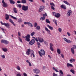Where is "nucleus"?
I'll return each mask as SVG.
<instances>
[{"instance_id": "nucleus-9", "label": "nucleus", "mask_w": 76, "mask_h": 76, "mask_svg": "<svg viewBox=\"0 0 76 76\" xmlns=\"http://www.w3.org/2000/svg\"><path fill=\"white\" fill-rule=\"evenodd\" d=\"M64 41H66V42H67V43H71V42H72V41H71L69 39H67L66 38H64Z\"/></svg>"}, {"instance_id": "nucleus-27", "label": "nucleus", "mask_w": 76, "mask_h": 76, "mask_svg": "<svg viewBox=\"0 0 76 76\" xmlns=\"http://www.w3.org/2000/svg\"><path fill=\"white\" fill-rule=\"evenodd\" d=\"M57 52L59 54H60V53H61V52L60 51V50L59 49H58L57 50Z\"/></svg>"}, {"instance_id": "nucleus-16", "label": "nucleus", "mask_w": 76, "mask_h": 76, "mask_svg": "<svg viewBox=\"0 0 76 76\" xmlns=\"http://www.w3.org/2000/svg\"><path fill=\"white\" fill-rule=\"evenodd\" d=\"M9 19V16L7 14H5V19L7 20Z\"/></svg>"}, {"instance_id": "nucleus-59", "label": "nucleus", "mask_w": 76, "mask_h": 76, "mask_svg": "<svg viewBox=\"0 0 76 76\" xmlns=\"http://www.w3.org/2000/svg\"><path fill=\"white\" fill-rule=\"evenodd\" d=\"M37 44L38 45H39V46H41V44H40V43H39V42H37Z\"/></svg>"}, {"instance_id": "nucleus-50", "label": "nucleus", "mask_w": 76, "mask_h": 76, "mask_svg": "<svg viewBox=\"0 0 76 76\" xmlns=\"http://www.w3.org/2000/svg\"><path fill=\"white\" fill-rule=\"evenodd\" d=\"M57 74H55V73H53V76H58Z\"/></svg>"}, {"instance_id": "nucleus-30", "label": "nucleus", "mask_w": 76, "mask_h": 76, "mask_svg": "<svg viewBox=\"0 0 76 76\" xmlns=\"http://www.w3.org/2000/svg\"><path fill=\"white\" fill-rule=\"evenodd\" d=\"M53 22L55 23L56 26L57 25V21L56 20H53Z\"/></svg>"}, {"instance_id": "nucleus-45", "label": "nucleus", "mask_w": 76, "mask_h": 76, "mask_svg": "<svg viewBox=\"0 0 76 76\" xmlns=\"http://www.w3.org/2000/svg\"><path fill=\"white\" fill-rule=\"evenodd\" d=\"M18 39H19L20 42H23L22 40V39L20 38V37H18Z\"/></svg>"}, {"instance_id": "nucleus-13", "label": "nucleus", "mask_w": 76, "mask_h": 76, "mask_svg": "<svg viewBox=\"0 0 76 76\" xmlns=\"http://www.w3.org/2000/svg\"><path fill=\"white\" fill-rule=\"evenodd\" d=\"M31 49H29L27 50V51L26 52V54L27 55L29 56L30 54V52H31Z\"/></svg>"}, {"instance_id": "nucleus-46", "label": "nucleus", "mask_w": 76, "mask_h": 76, "mask_svg": "<svg viewBox=\"0 0 76 76\" xmlns=\"http://www.w3.org/2000/svg\"><path fill=\"white\" fill-rule=\"evenodd\" d=\"M22 19L20 18V19H18V22H19V23H20V22H22Z\"/></svg>"}, {"instance_id": "nucleus-15", "label": "nucleus", "mask_w": 76, "mask_h": 76, "mask_svg": "<svg viewBox=\"0 0 76 76\" xmlns=\"http://www.w3.org/2000/svg\"><path fill=\"white\" fill-rule=\"evenodd\" d=\"M9 21L10 22L12 23V24H13V25L14 26H16V25L15 24V23H14V22H13V20H12V19L11 18L10 19Z\"/></svg>"}, {"instance_id": "nucleus-26", "label": "nucleus", "mask_w": 76, "mask_h": 76, "mask_svg": "<svg viewBox=\"0 0 76 76\" xmlns=\"http://www.w3.org/2000/svg\"><path fill=\"white\" fill-rule=\"evenodd\" d=\"M21 3H23V4L26 3V0H22Z\"/></svg>"}, {"instance_id": "nucleus-51", "label": "nucleus", "mask_w": 76, "mask_h": 76, "mask_svg": "<svg viewBox=\"0 0 76 76\" xmlns=\"http://www.w3.org/2000/svg\"><path fill=\"white\" fill-rule=\"evenodd\" d=\"M73 48H73V49H76V45H73Z\"/></svg>"}, {"instance_id": "nucleus-57", "label": "nucleus", "mask_w": 76, "mask_h": 76, "mask_svg": "<svg viewBox=\"0 0 76 76\" xmlns=\"http://www.w3.org/2000/svg\"><path fill=\"white\" fill-rule=\"evenodd\" d=\"M67 34L69 36V37L70 36V35H71V34H70V33H69L68 32H67Z\"/></svg>"}, {"instance_id": "nucleus-5", "label": "nucleus", "mask_w": 76, "mask_h": 76, "mask_svg": "<svg viewBox=\"0 0 76 76\" xmlns=\"http://www.w3.org/2000/svg\"><path fill=\"white\" fill-rule=\"evenodd\" d=\"M53 14L54 15L56 18H58L59 17H60L61 15L59 13H56V12H53Z\"/></svg>"}, {"instance_id": "nucleus-40", "label": "nucleus", "mask_w": 76, "mask_h": 76, "mask_svg": "<svg viewBox=\"0 0 76 76\" xmlns=\"http://www.w3.org/2000/svg\"><path fill=\"white\" fill-rule=\"evenodd\" d=\"M35 32H34L32 33H31L30 34L31 36H34L35 35Z\"/></svg>"}, {"instance_id": "nucleus-18", "label": "nucleus", "mask_w": 76, "mask_h": 76, "mask_svg": "<svg viewBox=\"0 0 76 76\" xmlns=\"http://www.w3.org/2000/svg\"><path fill=\"white\" fill-rule=\"evenodd\" d=\"M61 8H62V9H66V6L64 4H62L61 6Z\"/></svg>"}, {"instance_id": "nucleus-58", "label": "nucleus", "mask_w": 76, "mask_h": 76, "mask_svg": "<svg viewBox=\"0 0 76 76\" xmlns=\"http://www.w3.org/2000/svg\"><path fill=\"white\" fill-rule=\"evenodd\" d=\"M23 75L24 76H28L27 75V74H26V73H23Z\"/></svg>"}, {"instance_id": "nucleus-3", "label": "nucleus", "mask_w": 76, "mask_h": 76, "mask_svg": "<svg viewBox=\"0 0 76 76\" xmlns=\"http://www.w3.org/2000/svg\"><path fill=\"white\" fill-rule=\"evenodd\" d=\"M34 73L36 74H38L39 73H40V70L37 69H35L33 70Z\"/></svg>"}, {"instance_id": "nucleus-31", "label": "nucleus", "mask_w": 76, "mask_h": 76, "mask_svg": "<svg viewBox=\"0 0 76 76\" xmlns=\"http://www.w3.org/2000/svg\"><path fill=\"white\" fill-rule=\"evenodd\" d=\"M28 26H30L31 27H32L33 26H32V24L30 22H28Z\"/></svg>"}, {"instance_id": "nucleus-60", "label": "nucleus", "mask_w": 76, "mask_h": 76, "mask_svg": "<svg viewBox=\"0 0 76 76\" xmlns=\"http://www.w3.org/2000/svg\"><path fill=\"white\" fill-rule=\"evenodd\" d=\"M69 61H70V63H73V61L72 60V59H71L69 60Z\"/></svg>"}, {"instance_id": "nucleus-12", "label": "nucleus", "mask_w": 76, "mask_h": 76, "mask_svg": "<svg viewBox=\"0 0 76 76\" xmlns=\"http://www.w3.org/2000/svg\"><path fill=\"white\" fill-rule=\"evenodd\" d=\"M37 39L41 43V42H44V39L38 37Z\"/></svg>"}, {"instance_id": "nucleus-42", "label": "nucleus", "mask_w": 76, "mask_h": 76, "mask_svg": "<svg viewBox=\"0 0 76 76\" xmlns=\"http://www.w3.org/2000/svg\"><path fill=\"white\" fill-rule=\"evenodd\" d=\"M40 19L41 20H45V19L43 17L40 18Z\"/></svg>"}, {"instance_id": "nucleus-1", "label": "nucleus", "mask_w": 76, "mask_h": 76, "mask_svg": "<svg viewBox=\"0 0 76 76\" xmlns=\"http://www.w3.org/2000/svg\"><path fill=\"white\" fill-rule=\"evenodd\" d=\"M22 37L24 38H25V40L26 41H27L28 42H29V41H30V38H31L30 35L29 34H27L25 37L23 36Z\"/></svg>"}, {"instance_id": "nucleus-2", "label": "nucleus", "mask_w": 76, "mask_h": 76, "mask_svg": "<svg viewBox=\"0 0 76 76\" xmlns=\"http://www.w3.org/2000/svg\"><path fill=\"white\" fill-rule=\"evenodd\" d=\"M22 9L24 11H27L28 10V6H25L23 5L22 6Z\"/></svg>"}, {"instance_id": "nucleus-21", "label": "nucleus", "mask_w": 76, "mask_h": 76, "mask_svg": "<svg viewBox=\"0 0 76 76\" xmlns=\"http://www.w3.org/2000/svg\"><path fill=\"white\" fill-rule=\"evenodd\" d=\"M66 65L67 67H73V65H72V64H70L67 63Z\"/></svg>"}, {"instance_id": "nucleus-37", "label": "nucleus", "mask_w": 76, "mask_h": 76, "mask_svg": "<svg viewBox=\"0 0 76 76\" xmlns=\"http://www.w3.org/2000/svg\"><path fill=\"white\" fill-rule=\"evenodd\" d=\"M16 69L17 70H20V68L19 67V66H17Z\"/></svg>"}, {"instance_id": "nucleus-24", "label": "nucleus", "mask_w": 76, "mask_h": 76, "mask_svg": "<svg viewBox=\"0 0 76 76\" xmlns=\"http://www.w3.org/2000/svg\"><path fill=\"white\" fill-rule=\"evenodd\" d=\"M71 51L73 54H75V50L72 48H71Z\"/></svg>"}, {"instance_id": "nucleus-36", "label": "nucleus", "mask_w": 76, "mask_h": 76, "mask_svg": "<svg viewBox=\"0 0 76 76\" xmlns=\"http://www.w3.org/2000/svg\"><path fill=\"white\" fill-rule=\"evenodd\" d=\"M46 23H50V21H49V20L48 19H46Z\"/></svg>"}, {"instance_id": "nucleus-32", "label": "nucleus", "mask_w": 76, "mask_h": 76, "mask_svg": "<svg viewBox=\"0 0 76 76\" xmlns=\"http://www.w3.org/2000/svg\"><path fill=\"white\" fill-rule=\"evenodd\" d=\"M13 10L14 11V12L15 13H18V11L16 10V8H14Z\"/></svg>"}, {"instance_id": "nucleus-11", "label": "nucleus", "mask_w": 76, "mask_h": 76, "mask_svg": "<svg viewBox=\"0 0 76 76\" xmlns=\"http://www.w3.org/2000/svg\"><path fill=\"white\" fill-rule=\"evenodd\" d=\"M72 11L71 10H69L67 11V16L68 17L70 16V15H72Z\"/></svg>"}, {"instance_id": "nucleus-61", "label": "nucleus", "mask_w": 76, "mask_h": 76, "mask_svg": "<svg viewBox=\"0 0 76 76\" xmlns=\"http://www.w3.org/2000/svg\"><path fill=\"white\" fill-rule=\"evenodd\" d=\"M17 76H21V75L20 73H18L17 74Z\"/></svg>"}, {"instance_id": "nucleus-17", "label": "nucleus", "mask_w": 76, "mask_h": 76, "mask_svg": "<svg viewBox=\"0 0 76 76\" xmlns=\"http://www.w3.org/2000/svg\"><path fill=\"white\" fill-rule=\"evenodd\" d=\"M45 29L47 32L49 33V34L50 35L51 34V33H50V30H48V28H47V27H45Z\"/></svg>"}, {"instance_id": "nucleus-41", "label": "nucleus", "mask_w": 76, "mask_h": 76, "mask_svg": "<svg viewBox=\"0 0 76 76\" xmlns=\"http://www.w3.org/2000/svg\"><path fill=\"white\" fill-rule=\"evenodd\" d=\"M37 25H38V24H37V23L36 22H35L34 23V28L37 27Z\"/></svg>"}, {"instance_id": "nucleus-34", "label": "nucleus", "mask_w": 76, "mask_h": 76, "mask_svg": "<svg viewBox=\"0 0 76 76\" xmlns=\"http://www.w3.org/2000/svg\"><path fill=\"white\" fill-rule=\"evenodd\" d=\"M50 4L51 6H53V7H55V5L54 4V3L53 2H51L50 3Z\"/></svg>"}, {"instance_id": "nucleus-28", "label": "nucleus", "mask_w": 76, "mask_h": 76, "mask_svg": "<svg viewBox=\"0 0 76 76\" xmlns=\"http://www.w3.org/2000/svg\"><path fill=\"white\" fill-rule=\"evenodd\" d=\"M9 16H11V18H13V19H15V20H17V18H16L15 17H14L13 16L11 15H10Z\"/></svg>"}, {"instance_id": "nucleus-53", "label": "nucleus", "mask_w": 76, "mask_h": 76, "mask_svg": "<svg viewBox=\"0 0 76 76\" xmlns=\"http://www.w3.org/2000/svg\"><path fill=\"white\" fill-rule=\"evenodd\" d=\"M39 54L40 55V56L41 57H42V55L41 53V52L40 53V51H39Z\"/></svg>"}, {"instance_id": "nucleus-62", "label": "nucleus", "mask_w": 76, "mask_h": 76, "mask_svg": "<svg viewBox=\"0 0 76 76\" xmlns=\"http://www.w3.org/2000/svg\"><path fill=\"white\" fill-rule=\"evenodd\" d=\"M18 36H19V37L20 36V33L19 32H18Z\"/></svg>"}, {"instance_id": "nucleus-44", "label": "nucleus", "mask_w": 76, "mask_h": 76, "mask_svg": "<svg viewBox=\"0 0 76 76\" xmlns=\"http://www.w3.org/2000/svg\"><path fill=\"white\" fill-rule=\"evenodd\" d=\"M1 57L2 58L4 59L5 58V55H1Z\"/></svg>"}, {"instance_id": "nucleus-56", "label": "nucleus", "mask_w": 76, "mask_h": 76, "mask_svg": "<svg viewBox=\"0 0 76 76\" xmlns=\"http://www.w3.org/2000/svg\"><path fill=\"white\" fill-rule=\"evenodd\" d=\"M51 8L52 9V10H55V8L53 6H51Z\"/></svg>"}, {"instance_id": "nucleus-4", "label": "nucleus", "mask_w": 76, "mask_h": 76, "mask_svg": "<svg viewBox=\"0 0 76 76\" xmlns=\"http://www.w3.org/2000/svg\"><path fill=\"white\" fill-rule=\"evenodd\" d=\"M45 8V7L44 6H42L40 7L38 10V11L39 12H41L42 11H43V10Z\"/></svg>"}, {"instance_id": "nucleus-29", "label": "nucleus", "mask_w": 76, "mask_h": 76, "mask_svg": "<svg viewBox=\"0 0 76 76\" xmlns=\"http://www.w3.org/2000/svg\"><path fill=\"white\" fill-rule=\"evenodd\" d=\"M2 49L4 52H6V51H7V49L6 48H2Z\"/></svg>"}, {"instance_id": "nucleus-6", "label": "nucleus", "mask_w": 76, "mask_h": 76, "mask_svg": "<svg viewBox=\"0 0 76 76\" xmlns=\"http://www.w3.org/2000/svg\"><path fill=\"white\" fill-rule=\"evenodd\" d=\"M2 3H3L2 6L4 7H7L8 6V5L7 3H6L4 1V0H2Z\"/></svg>"}, {"instance_id": "nucleus-38", "label": "nucleus", "mask_w": 76, "mask_h": 76, "mask_svg": "<svg viewBox=\"0 0 76 76\" xmlns=\"http://www.w3.org/2000/svg\"><path fill=\"white\" fill-rule=\"evenodd\" d=\"M17 7L19 8H21V7H22V5H21V4H19L18 5L17 4Z\"/></svg>"}, {"instance_id": "nucleus-25", "label": "nucleus", "mask_w": 76, "mask_h": 76, "mask_svg": "<svg viewBox=\"0 0 76 76\" xmlns=\"http://www.w3.org/2000/svg\"><path fill=\"white\" fill-rule=\"evenodd\" d=\"M53 70H55V72H59V71H58L57 70H58V68L55 69V68H54V67H53Z\"/></svg>"}, {"instance_id": "nucleus-39", "label": "nucleus", "mask_w": 76, "mask_h": 76, "mask_svg": "<svg viewBox=\"0 0 76 76\" xmlns=\"http://www.w3.org/2000/svg\"><path fill=\"white\" fill-rule=\"evenodd\" d=\"M70 72H72V73H73V74H75V71H74V70L71 69L70 70Z\"/></svg>"}, {"instance_id": "nucleus-54", "label": "nucleus", "mask_w": 76, "mask_h": 76, "mask_svg": "<svg viewBox=\"0 0 76 76\" xmlns=\"http://www.w3.org/2000/svg\"><path fill=\"white\" fill-rule=\"evenodd\" d=\"M50 47H52L53 46V44L51 43H50Z\"/></svg>"}, {"instance_id": "nucleus-43", "label": "nucleus", "mask_w": 76, "mask_h": 76, "mask_svg": "<svg viewBox=\"0 0 76 76\" xmlns=\"http://www.w3.org/2000/svg\"><path fill=\"white\" fill-rule=\"evenodd\" d=\"M50 49L52 51H54V50L53 47H50Z\"/></svg>"}, {"instance_id": "nucleus-14", "label": "nucleus", "mask_w": 76, "mask_h": 76, "mask_svg": "<svg viewBox=\"0 0 76 76\" xmlns=\"http://www.w3.org/2000/svg\"><path fill=\"white\" fill-rule=\"evenodd\" d=\"M41 51V54L42 55H43V56H44L45 55V51L44 50L41 49L40 50Z\"/></svg>"}, {"instance_id": "nucleus-19", "label": "nucleus", "mask_w": 76, "mask_h": 76, "mask_svg": "<svg viewBox=\"0 0 76 76\" xmlns=\"http://www.w3.org/2000/svg\"><path fill=\"white\" fill-rule=\"evenodd\" d=\"M5 26H6V28H9V27H10V25L9 24V23H6L5 24Z\"/></svg>"}, {"instance_id": "nucleus-63", "label": "nucleus", "mask_w": 76, "mask_h": 76, "mask_svg": "<svg viewBox=\"0 0 76 76\" xmlns=\"http://www.w3.org/2000/svg\"><path fill=\"white\" fill-rule=\"evenodd\" d=\"M28 64L29 66H32V65L31 64V62H29Z\"/></svg>"}, {"instance_id": "nucleus-47", "label": "nucleus", "mask_w": 76, "mask_h": 76, "mask_svg": "<svg viewBox=\"0 0 76 76\" xmlns=\"http://www.w3.org/2000/svg\"><path fill=\"white\" fill-rule=\"evenodd\" d=\"M59 71H60L59 72H60V73H61V74L62 75H63V72L62 70H59Z\"/></svg>"}, {"instance_id": "nucleus-10", "label": "nucleus", "mask_w": 76, "mask_h": 76, "mask_svg": "<svg viewBox=\"0 0 76 76\" xmlns=\"http://www.w3.org/2000/svg\"><path fill=\"white\" fill-rule=\"evenodd\" d=\"M30 56L31 57H32V56L34 58L35 57V55H34V51L32 50H31V52H30Z\"/></svg>"}, {"instance_id": "nucleus-22", "label": "nucleus", "mask_w": 76, "mask_h": 76, "mask_svg": "<svg viewBox=\"0 0 76 76\" xmlns=\"http://www.w3.org/2000/svg\"><path fill=\"white\" fill-rule=\"evenodd\" d=\"M64 3H65V4H66L67 5H68L69 6H70V4L67 1H63Z\"/></svg>"}, {"instance_id": "nucleus-20", "label": "nucleus", "mask_w": 76, "mask_h": 76, "mask_svg": "<svg viewBox=\"0 0 76 76\" xmlns=\"http://www.w3.org/2000/svg\"><path fill=\"white\" fill-rule=\"evenodd\" d=\"M47 26L50 29V30H53V27L50 26L49 25H48Z\"/></svg>"}, {"instance_id": "nucleus-33", "label": "nucleus", "mask_w": 76, "mask_h": 76, "mask_svg": "<svg viewBox=\"0 0 76 76\" xmlns=\"http://www.w3.org/2000/svg\"><path fill=\"white\" fill-rule=\"evenodd\" d=\"M36 28L37 30H39V29H41V27H40V26H37L36 27Z\"/></svg>"}, {"instance_id": "nucleus-55", "label": "nucleus", "mask_w": 76, "mask_h": 76, "mask_svg": "<svg viewBox=\"0 0 76 76\" xmlns=\"http://www.w3.org/2000/svg\"><path fill=\"white\" fill-rule=\"evenodd\" d=\"M28 23H29V22H24V25H26V24L28 25Z\"/></svg>"}, {"instance_id": "nucleus-64", "label": "nucleus", "mask_w": 76, "mask_h": 76, "mask_svg": "<svg viewBox=\"0 0 76 76\" xmlns=\"http://www.w3.org/2000/svg\"><path fill=\"white\" fill-rule=\"evenodd\" d=\"M17 3H21V2L20 1H17Z\"/></svg>"}, {"instance_id": "nucleus-49", "label": "nucleus", "mask_w": 76, "mask_h": 76, "mask_svg": "<svg viewBox=\"0 0 76 76\" xmlns=\"http://www.w3.org/2000/svg\"><path fill=\"white\" fill-rule=\"evenodd\" d=\"M58 31L60 32H61V31L62 30V29L61 28H59L58 29Z\"/></svg>"}, {"instance_id": "nucleus-23", "label": "nucleus", "mask_w": 76, "mask_h": 76, "mask_svg": "<svg viewBox=\"0 0 76 76\" xmlns=\"http://www.w3.org/2000/svg\"><path fill=\"white\" fill-rule=\"evenodd\" d=\"M9 1L11 4H15V2L13 0H10Z\"/></svg>"}, {"instance_id": "nucleus-7", "label": "nucleus", "mask_w": 76, "mask_h": 76, "mask_svg": "<svg viewBox=\"0 0 76 76\" xmlns=\"http://www.w3.org/2000/svg\"><path fill=\"white\" fill-rule=\"evenodd\" d=\"M35 39H32L29 42V44L31 45H32L35 43Z\"/></svg>"}, {"instance_id": "nucleus-52", "label": "nucleus", "mask_w": 76, "mask_h": 76, "mask_svg": "<svg viewBox=\"0 0 76 76\" xmlns=\"http://www.w3.org/2000/svg\"><path fill=\"white\" fill-rule=\"evenodd\" d=\"M44 43L46 45H48V43L46 41H45L44 42Z\"/></svg>"}, {"instance_id": "nucleus-8", "label": "nucleus", "mask_w": 76, "mask_h": 76, "mask_svg": "<svg viewBox=\"0 0 76 76\" xmlns=\"http://www.w3.org/2000/svg\"><path fill=\"white\" fill-rule=\"evenodd\" d=\"M1 43L3 44H8L9 43V42L7 41V40H1Z\"/></svg>"}, {"instance_id": "nucleus-35", "label": "nucleus", "mask_w": 76, "mask_h": 76, "mask_svg": "<svg viewBox=\"0 0 76 76\" xmlns=\"http://www.w3.org/2000/svg\"><path fill=\"white\" fill-rule=\"evenodd\" d=\"M45 16L47 17V13H45V14H43V18L45 19Z\"/></svg>"}, {"instance_id": "nucleus-48", "label": "nucleus", "mask_w": 76, "mask_h": 76, "mask_svg": "<svg viewBox=\"0 0 76 76\" xmlns=\"http://www.w3.org/2000/svg\"><path fill=\"white\" fill-rule=\"evenodd\" d=\"M0 23H1V24L2 25H4L5 26V25H6V23H2V21H1L0 22Z\"/></svg>"}]
</instances>
